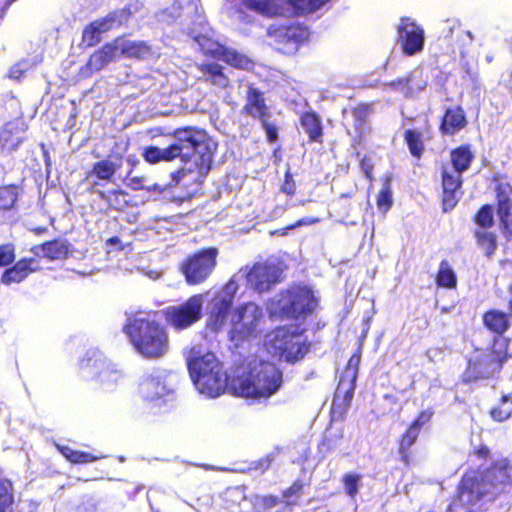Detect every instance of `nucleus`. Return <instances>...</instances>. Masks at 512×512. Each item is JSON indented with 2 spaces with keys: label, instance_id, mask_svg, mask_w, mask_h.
<instances>
[{
  "label": "nucleus",
  "instance_id": "obj_1",
  "mask_svg": "<svg viewBox=\"0 0 512 512\" xmlns=\"http://www.w3.org/2000/svg\"><path fill=\"white\" fill-rule=\"evenodd\" d=\"M175 143L166 148L150 146L144 150L147 162L155 164L160 161H172L177 157L185 163V171H196L205 176L212 164V148L204 132L191 128L177 130L174 134Z\"/></svg>",
  "mask_w": 512,
  "mask_h": 512
},
{
  "label": "nucleus",
  "instance_id": "obj_2",
  "mask_svg": "<svg viewBox=\"0 0 512 512\" xmlns=\"http://www.w3.org/2000/svg\"><path fill=\"white\" fill-rule=\"evenodd\" d=\"M282 382V372L273 363L253 357L237 368L231 387L240 397L261 401L274 395Z\"/></svg>",
  "mask_w": 512,
  "mask_h": 512
},
{
  "label": "nucleus",
  "instance_id": "obj_3",
  "mask_svg": "<svg viewBox=\"0 0 512 512\" xmlns=\"http://www.w3.org/2000/svg\"><path fill=\"white\" fill-rule=\"evenodd\" d=\"M190 377L200 394L209 398L221 395L227 386V375L216 356L202 345L184 352Z\"/></svg>",
  "mask_w": 512,
  "mask_h": 512
},
{
  "label": "nucleus",
  "instance_id": "obj_4",
  "mask_svg": "<svg viewBox=\"0 0 512 512\" xmlns=\"http://www.w3.org/2000/svg\"><path fill=\"white\" fill-rule=\"evenodd\" d=\"M511 482L512 466L507 460H500L494 467L486 470L480 479L475 473L463 477L459 486V502L463 505L474 504L482 496L503 492L506 484Z\"/></svg>",
  "mask_w": 512,
  "mask_h": 512
},
{
  "label": "nucleus",
  "instance_id": "obj_5",
  "mask_svg": "<svg viewBox=\"0 0 512 512\" xmlns=\"http://www.w3.org/2000/svg\"><path fill=\"white\" fill-rule=\"evenodd\" d=\"M125 332L134 348L145 358H160L169 349L166 329L149 315L130 318Z\"/></svg>",
  "mask_w": 512,
  "mask_h": 512
},
{
  "label": "nucleus",
  "instance_id": "obj_6",
  "mask_svg": "<svg viewBox=\"0 0 512 512\" xmlns=\"http://www.w3.org/2000/svg\"><path fill=\"white\" fill-rule=\"evenodd\" d=\"M230 323L229 338L236 347L254 341L264 331L263 309L254 302L242 304L233 310Z\"/></svg>",
  "mask_w": 512,
  "mask_h": 512
},
{
  "label": "nucleus",
  "instance_id": "obj_7",
  "mask_svg": "<svg viewBox=\"0 0 512 512\" xmlns=\"http://www.w3.org/2000/svg\"><path fill=\"white\" fill-rule=\"evenodd\" d=\"M265 347L271 355L286 362L300 360L308 351L306 338L297 327H280L270 332L266 335Z\"/></svg>",
  "mask_w": 512,
  "mask_h": 512
},
{
  "label": "nucleus",
  "instance_id": "obj_8",
  "mask_svg": "<svg viewBox=\"0 0 512 512\" xmlns=\"http://www.w3.org/2000/svg\"><path fill=\"white\" fill-rule=\"evenodd\" d=\"M318 305V299L307 286H295L280 295V298L269 306L272 315L286 317L305 316L312 313Z\"/></svg>",
  "mask_w": 512,
  "mask_h": 512
},
{
  "label": "nucleus",
  "instance_id": "obj_9",
  "mask_svg": "<svg viewBox=\"0 0 512 512\" xmlns=\"http://www.w3.org/2000/svg\"><path fill=\"white\" fill-rule=\"evenodd\" d=\"M329 0H242L244 9L254 11L266 17L277 15L288 16L295 13H310Z\"/></svg>",
  "mask_w": 512,
  "mask_h": 512
},
{
  "label": "nucleus",
  "instance_id": "obj_10",
  "mask_svg": "<svg viewBox=\"0 0 512 512\" xmlns=\"http://www.w3.org/2000/svg\"><path fill=\"white\" fill-rule=\"evenodd\" d=\"M234 275L229 282L219 291H208L204 295V302L207 300V327L213 331H219L226 323L228 311L239 289L238 278Z\"/></svg>",
  "mask_w": 512,
  "mask_h": 512
},
{
  "label": "nucleus",
  "instance_id": "obj_11",
  "mask_svg": "<svg viewBox=\"0 0 512 512\" xmlns=\"http://www.w3.org/2000/svg\"><path fill=\"white\" fill-rule=\"evenodd\" d=\"M81 374L96 380L103 390H112L122 378L121 371L98 350H89L80 362Z\"/></svg>",
  "mask_w": 512,
  "mask_h": 512
},
{
  "label": "nucleus",
  "instance_id": "obj_12",
  "mask_svg": "<svg viewBox=\"0 0 512 512\" xmlns=\"http://www.w3.org/2000/svg\"><path fill=\"white\" fill-rule=\"evenodd\" d=\"M174 375L164 369L146 372L138 384V394L142 400L160 405L173 398L175 392Z\"/></svg>",
  "mask_w": 512,
  "mask_h": 512
},
{
  "label": "nucleus",
  "instance_id": "obj_13",
  "mask_svg": "<svg viewBox=\"0 0 512 512\" xmlns=\"http://www.w3.org/2000/svg\"><path fill=\"white\" fill-rule=\"evenodd\" d=\"M508 342L505 338L494 340L491 350L478 353L469 361L468 378H489L499 370L507 358Z\"/></svg>",
  "mask_w": 512,
  "mask_h": 512
},
{
  "label": "nucleus",
  "instance_id": "obj_14",
  "mask_svg": "<svg viewBox=\"0 0 512 512\" xmlns=\"http://www.w3.org/2000/svg\"><path fill=\"white\" fill-rule=\"evenodd\" d=\"M203 304L204 295H193L184 303L167 307L165 319L176 330L187 329L202 318Z\"/></svg>",
  "mask_w": 512,
  "mask_h": 512
},
{
  "label": "nucleus",
  "instance_id": "obj_15",
  "mask_svg": "<svg viewBox=\"0 0 512 512\" xmlns=\"http://www.w3.org/2000/svg\"><path fill=\"white\" fill-rule=\"evenodd\" d=\"M217 250L208 248L191 255L181 265V270L190 285L205 281L216 265Z\"/></svg>",
  "mask_w": 512,
  "mask_h": 512
},
{
  "label": "nucleus",
  "instance_id": "obj_16",
  "mask_svg": "<svg viewBox=\"0 0 512 512\" xmlns=\"http://www.w3.org/2000/svg\"><path fill=\"white\" fill-rule=\"evenodd\" d=\"M236 275H240L238 281L246 277L249 287L262 293L280 281L281 270L276 264L264 262L255 264L249 272L240 270Z\"/></svg>",
  "mask_w": 512,
  "mask_h": 512
},
{
  "label": "nucleus",
  "instance_id": "obj_17",
  "mask_svg": "<svg viewBox=\"0 0 512 512\" xmlns=\"http://www.w3.org/2000/svg\"><path fill=\"white\" fill-rule=\"evenodd\" d=\"M195 40L204 53L221 59L231 66L241 69H249L251 66V62L247 57L235 52L234 50L227 49L218 42H214L202 36L195 37Z\"/></svg>",
  "mask_w": 512,
  "mask_h": 512
},
{
  "label": "nucleus",
  "instance_id": "obj_18",
  "mask_svg": "<svg viewBox=\"0 0 512 512\" xmlns=\"http://www.w3.org/2000/svg\"><path fill=\"white\" fill-rule=\"evenodd\" d=\"M399 42L405 54L420 52L424 45V30L410 18H402L398 25Z\"/></svg>",
  "mask_w": 512,
  "mask_h": 512
},
{
  "label": "nucleus",
  "instance_id": "obj_19",
  "mask_svg": "<svg viewBox=\"0 0 512 512\" xmlns=\"http://www.w3.org/2000/svg\"><path fill=\"white\" fill-rule=\"evenodd\" d=\"M268 34L273 37L277 43L283 44V49L287 53L297 51L300 43L305 41L308 37L306 28L294 24L270 28Z\"/></svg>",
  "mask_w": 512,
  "mask_h": 512
},
{
  "label": "nucleus",
  "instance_id": "obj_20",
  "mask_svg": "<svg viewBox=\"0 0 512 512\" xmlns=\"http://www.w3.org/2000/svg\"><path fill=\"white\" fill-rule=\"evenodd\" d=\"M461 174L455 169L444 167L442 170L443 206L444 210L454 208L461 196Z\"/></svg>",
  "mask_w": 512,
  "mask_h": 512
},
{
  "label": "nucleus",
  "instance_id": "obj_21",
  "mask_svg": "<svg viewBox=\"0 0 512 512\" xmlns=\"http://www.w3.org/2000/svg\"><path fill=\"white\" fill-rule=\"evenodd\" d=\"M360 363V356L354 354L348 361V366L345 371L344 377L340 380L335 392V401L343 398L345 403H349L353 397L355 389V381L357 377V370Z\"/></svg>",
  "mask_w": 512,
  "mask_h": 512
},
{
  "label": "nucleus",
  "instance_id": "obj_22",
  "mask_svg": "<svg viewBox=\"0 0 512 512\" xmlns=\"http://www.w3.org/2000/svg\"><path fill=\"white\" fill-rule=\"evenodd\" d=\"M117 59L121 56L137 59H145L150 56L151 48L143 41L117 39L113 42Z\"/></svg>",
  "mask_w": 512,
  "mask_h": 512
},
{
  "label": "nucleus",
  "instance_id": "obj_23",
  "mask_svg": "<svg viewBox=\"0 0 512 512\" xmlns=\"http://www.w3.org/2000/svg\"><path fill=\"white\" fill-rule=\"evenodd\" d=\"M39 269V263L34 258L21 259L12 268L7 269L2 275V282L10 285L24 280L31 272Z\"/></svg>",
  "mask_w": 512,
  "mask_h": 512
},
{
  "label": "nucleus",
  "instance_id": "obj_24",
  "mask_svg": "<svg viewBox=\"0 0 512 512\" xmlns=\"http://www.w3.org/2000/svg\"><path fill=\"white\" fill-rule=\"evenodd\" d=\"M509 185L498 187V214L504 231L512 236V202L508 198Z\"/></svg>",
  "mask_w": 512,
  "mask_h": 512
},
{
  "label": "nucleus",
  "instance_id": "obj_25",
  "mask_svg": "<svg viewBox=\"0 0 512 512\" xmlns=\"http://www.w3.org/2000/svg\"><path fill=\"white\" fill-rule=\"evenodd\" d=\"M243 111L254 118L264 121V117L267 114V106L263 94L257 89L249 87Z\"/></svg>",
  "mask_w": 512,
  "mask_h": 512
},
{
  "label": "nucleus",
  "instance_id": "obj_26",
  "mask_svg": "<svg viewBox=\"0 0 512 512\" xmlns=\"http://www.w3.org/2000/svg\"><path fill=\"white\" fill-rule=\"evenodd\" d=\"M35 256H44L50 260H57L65 257L68 253L67 242L63 240H54L46 242L41 246H35L31 249Z\"/></svg>",
  "mask_w": 512,
  "mask_h": 512
},
{
  "label": "nucleus",
  "instance_id": "obj_27",
  "mask_svg": "<svg viewBox=\"0 0 512 512\" xmlns=\"http://www.w3.org/2000/svg\"><path fill=\"white\" fill-rule=\"evenodd\" d=\"M199 70L202 72V79L212 85L224 89L229 85V78L223 73L222 67L214 62L201 64Z\"/></svg>",
  "mask_w": 512,
  "mask_h": 512
},
{
  "label": "nucleus",
  "instance_id": "obj_28",
  "mask_svg": "<svg viewBox=\"0 0 512 512\" xmlns=\"http://www.w3.org/2000/svg\"><path fill=\"white\" fill-rule=\"evenodd\" d=\"M117 55L113 43L106 44L101 50L93 53L87 63V67L91 71H99L104 68L108 63L115 61Z\"/></svg>",
  "mask_w": 512,
  "mask_h": 512
},
{
  "label": "nucleus",
  "instance_id": "obj_29",
  "mask_svg": "<svg viewBox=\"0 0 512 512\" xmlns=\"http://www.w3.org/2000/svg\"><path fill=\"white\" fill-rule=\"evenodd\" d=\"M466 124L464 112L461 108L448 109L443 117L441 130L446 134H454Z\"/></svg>",
  "mask_w": 512,
  "mask_h": 512
},
{
  "label": "nucleus",
  "instance_id": "obj_30",
  "mask_svg": "<svg viewBox=\"0 0 512 512\" xmlns=\"http://www.w3.org/2000/svg\"><path fill=\"white\" fill-rule=\"evenodd\" d=\"M20 133L21 129L18 124L13 122L7 123L0 131V144L2 148L7 149L8 151L16 150L22 142V136Z\"/></svg>",
  "mask_w": 512,
  "mask_h": 512
},
{
  "label": "nucleus",
  "instance_id": "obj_31",
  "mask_svg": "<svg viewBox=\"0 0 512 512\" xmlns=\"http://www.w3.org/2000/svg\"><path fill=\"white\" fill-rule=\"evenodd\" d=\"M443 33L446 37H456L460 47L469 46L473 41V35L469 30H464L461 23L456 19L447 20Z\"/></svg>",
  "mask_w": 512,
  "mask_h": 512
},
{
  "label": "nucleus",
  "instance_id": "obj_32",
  "mask_svg": "<svg viewBox=\"0 0 512 512\" xmlns=\"http://www.w3.org/2000/svg\"><path fill=\"white\" fill-rule=\"evenodd\" d=\"M484 325L492 332L497 334L504 333L508 326V317L504 312L491 310L483 316Z\"/></svg>",
  "mask_w": 512,
  "mask_h": 512
},
{
  "label": "nucleus",
  "instance_id": "obj_33",
  "mask_svg": "<svg viewBox=\"0 0 512 512\" xmlns=\"http://www.w3.org/2000/svg\"><path fill=\"white\" fill-rule=\"evenodd\" d=\"M472 159L473 155L468 146L459 147L451 152L452 166L448 168L463 173L469 168Z\"/></svg>",
  "mask_w": 512,
  "mask_h": 512
},
{
  "label": "nucleus",
  "instance_id": "obj_34",
  "mask_svg": "<svg viewBox=\"0 0 512 512\" xmlns=\"http://www.w3.org/2000/svg\"><path fill=\"white\" fill-rule=\"evenodd\" d=\"M301 125L311 141H319L322 135L321 122L315 113H305L301 117Z\"/></svg>",
  "mask_w": 512,
  "mask_h": 512
},
{
  "label": "nucleus",
  "instance_id": "obj_35",
  "mask_svg": "<svg viewBox=\"0 0 512 512\" xmlns=\"http://www.w3.org/2000/svg\"><path fill=\"white\" fill-rule=\"evenodd\" d=\"M119 167V164L111 161L110 159H105L95 163L90 174L96 176L100 180L111 181Z\"/></svg>",
  "mask_w": 512,
  "mask_h": 512
},
{
  "label": "nucleus",
  "instance_id": "obj_36",
  "mask_svg": "<svg viewBox=\"0 0 512 512\" xmlns=\"http://www.w3.org/2000/svg\"><path fill=\"white\" fill-rule=\"evenodd\" d=\"M437 285L444 288H455L457 279L454 271L450 267L449 263L443 260L440 263L439 271L436 277Z\"/></svg>",
  "mask_w": 512,
  "mask_h": 512
},
{
  "label": "nucleus",
  "instance_id": "obj_37",
  "mask_svg": "<svg viewBox=\"0 0 512 512\" xmlns=\"http://www.w3.org/2000/svg\"><path fill=\"white\" fill-rule=\"evenodd\" d=\"M59 450L61 454L72 463L85 464L99 460L104 457L103 455L97 456L91 455L87 452L77 451L67 446L59 447Z\"/></svg>",
  "mask_w": 512,
  "mask_h": 512
},
{
  "label": "nucleus",
  "instance_id": "obj_38",
  "mask_svg": "<svg viewBox=\"0 0 512 512\" xmlns=\"http://www.w3.org/2000/svg\"><path fill=\"white\" fill-rule=\"evenodd\" d=\"M475 235L478 240V244L485 251L487 256H490L494 253L497 248L496 236L494 233L489 232L487 230L478 229L475 232Z\"/></svg>",
  "mask_w": 512,
  "mask_h": 512
},
{
  "label": "nucleus",
  "instance_id": "obj_39",
  "mask_svg": "<svg viewBox=\"0 0 512 512\" xmlns=\"http://www.w3.org/2000/svg\"><path fill=\"white\" fill-rule=\"evenodd\" d=\"M362 476L358 473H346L342 477V483L344 487L345 493L351 498L354 499L361 487Z\"/></svg>",
  "mask_w": 512,
  "mask_h": 512
},
{
  "label": "nucleus",
  "instance_id": "obj_40",
  "mask_svg": "<svg viewBox=\"0 0 512 512\" xmlns=\"http://www.w3.org/2000/svg\"><path fill=\"white\" fill-rule=\"evenodd\" d=\"M512 415V395H505L502 397L500 404L493 408L491 416L496 421H504Z\"/></svg>",
  "mask_w": 512,
  "mask_h": 512
},
{
  "label": "nucleus",
  "instance_id": "obj_41",
  "mask_svg": "<svg viewBox=\"0 0 512 512\" xmlns=\"http://www.w3.org/2000/svg\"><path fill=\"white\" fill-rule=\"evenodd\" d=\"M405 140L411 154L415 157H420L424 149L422 134L416 130H407L405 132Z\"/></svg>",
  "mask_w": 512,
  "mask_h": 512
},
{
  "label": "nucleus",
  "instance_id": "obj_42",
  "mask_svg": "<svg viewBox=\"0 0 512 512\" xmlns=\"http://www.w3.org/2000/svg\"><path fill=\"white\" fill-rule=\"evenodd\" d=\"M17 200V188L15 186H5L0 188V208L10 209Z\"/></svg>",
  "mask_w": 512,
  "mask_h": 512
},
{
  "label": "nucleus",
  "instance_id": "obj_43",
  "mask_svg": "<svg viewBox=\"0 0 512 512\" xmlns=\"http://www.w3.org/2000/svg\"><path fill=\"white\" fill-rule=\"evenodd\" d=\"M392 205V192L389 185V180L387 179L384 183L382 190L380 191L377 197V206L383 212H386L390 209Z\"/></svg>",
  "mask_w": 512,
  "mask_h": 512
},
{
  "label": "nucleus",
  "instance_id": "obj_44",
  "mask_svg": "<svg viewBox=\"0 0 512 512\" xmlns=\"http://www.w3.org/2000/svg\"><path fill=\"white\" fill-rule=\"evenodd\" d=\"M476 223L485 230V228L491 227L494 223L493 210L491 206H483L478 214L476 215Z\"/></svg>",
  "mask_w": 512,
  "mask_h": 512
},
{
  "label": "nucleus",
  "instance_id": "obj_45",
  "mask_svg": "<svg viewBox=\"0 0 512 512\" xmlns=\"http://www.w3.org/2000/svg\"><path fill=\"white\" fill-rule=\"evenodd\" d=\"M419 431L416 426L410 425L400 442V452L405 453L416 441Z\"/></svg>",
  "mask_w": 512,
  "mask_h": 512
},
{
  "label": "nucleus",
  "instance_id": "obj_46",
  "mask_svg": "<svg viewBox=\"0 0 512 512\" xmlns=\"http://www.w3.org/2000/svg\"><path fill=\"white\" fill-rule=\"evenodd\" d=\"M94 24L98 26V31L102 34L115 26L121 25V20L117 19L116 14H110L103 19L95 21Z\"/></svg>",
  "mask_w": 512,
  "mask_h": 512
},
{
  "label": "nucleus",
  "instance_id": "obj_47",
  "mask_svg": "<svg viewBox=\"0 0 512 512\" xmlns=\"http://www.w3.org/2000/svg\"><path fill=\"white\" fill-rule=\"evenodd\" d=\"M13 498L8 487L0 483V512H12Z\"/></svg>",
  "mask_w": 512,
  "mask_h": 512
},
{
  "label": "nucleus",
  "instance_id": "obj_48",
  "mask_svg": "<svg viewBox=\"0 0 512 512\" xmlns=\"http://www.w3.org/2000/svg\"><path fill=\"white\" fill-rule=\"evenodd\" d=\"M100 36L98 26H95L94 22L83 31V41L89 46L95 45L100 40Z\"/></svg>",
  "mask_w": 512,
  "mask_h": 512
},
{
  "label": "nucleus",
  "instance_id": "obj_49",
  "mask_svg": "<svg viewBox=\"0 0 512 512\" xmlns=\"http://www.w3.org/2000/svg\"><path fill=\"white\" fill-rule=\"evenodd\" d=\"M14 250L12 244H3L0 246V266H6L13 262L15 258Z\"/></svg>",
  "mask_w": 512,
  "mask_h": 512
},
{
  "label": "nucleus",
  "instance_id": "obj_50",
  "mask_svg": "<svg viewBox=\"0 0 512 512\" xmlns=\"http://www.w3.org/2000/svg\"><path fill=\"white\" fill-rule=\"evenodd\" d=\"M303 485L300 482H295L291 487L283 492V498L287 504H294L295 501L292 498H299L301 495Z\"/></svg>",
  "mask_w": 512,
  "mask_h": 512
},
{
  "label": "nucleus",
  "instance_id": "obj_51",
  "mask_svg": "<svg viewBox=\"0 0 512 512\" xmlns=\"http://www.w3.org/2000/svg\"><path fill=\"white\" fill-rule=\"evenodd\" d=\"M281 190L283 193H285L287 195H293L295 193L296 184H295V181L293 180V177H292V174L290 173V171H287L285 173V178H284V182L281 186Z\"/></svg>",
  "mask_w": 512,
  "mask_h": 512
},
{
  "label": "nucleus",
  "instance_id": "obj_52",
  "mask_svg": "<svg viewBox=\"0 0 512 512\" xmlns=\"http://www.w3.org/2000/svg\"><path fill=\"white\" fill-rule=\"evenodd\" d=\"M120 195H122V192H118V191H111L108 193L102 192L101 193V197L103 199H105L109 203L110 206L115 207L117 209H119L121 206V203L118 200Z\"/></svg>",
  "mask_w": 512,
  "mask_h": 512
},
{
  "label": "nucleus",
  "instance_id": "obj_53",
  "mask_svg": "<svg viewBox=\"0 0 512 512\" xmlns=\"http://www.w3.org/2000/svg\"><path fill=\"white\" fill-rule=\"evenodd\" d=\"M408 83H409L408 78H401V79H398L397 81L391 82L389 85L393 88H400L401 92L405 96H408L411 92V89L409 88Z\"/></svg>",
  "mask_w": 512,
  "mask_h": 512
},
{
  "label": "nucleus",
  "instance_id": "obj_54",
  "mask_svg": "<svg viewBox=\"0 0 512 512\" xmlns=\"http://www.w3.org/2000/svg\"><path fill=\"white\" fill-rule=\"evenodd\" d=\"M144 178L143 177H134V176H127L126 184L128 187H130L133 190H139L144 187L143 185Z\"/></svg>",
  "mask_w": 512,
  "mask_h": 512
},
{
  "label": "nucleus",
  "instance_id": "obj_55",
  "mask_svg": "<svg viewBox=\"0 0 512 512\" xmlns=\"http://www.w3.org/2000/svg\"><path fill=\"white\" fill-rule=\"evenodd\" d=\"M432 417V412L430 411H423L420 413V415L416 418V420L411 424L412 426H416L418 430L425 425Z\"/></svg>",
  "mask_w": 512,
  "mask_h": 512
},
{
  "label": "nucleus",
  "instance_id": "obj_56",
  "mask_svg": "<svg viewBox=\"0 0 512 512\" xmlns=\"http://www.w3.org/2000/svg\"><path fill=\"white\" fill-rule=\"evenodd\" d=\"M319 222L318 218L314 217H305L297 221V223L293 227H299L304 225H313Z\"/></svg>",
  "mask_w": 512,
  "mask_h": 512
},
{
  "label": "nucleus",
  "instance_id": "obj_57",
  "mask_svg": "<svg viewBox=\"0 0 512 512\" xmlns=\"http://www.w3.org/2000/svg\"><path fill=\"white\" fill-rule=\"evenodd\" d=\"M361 167H362V170L364 171L366 177L369 179H372V175H371L372 166L368 159L365 158L362 160Z\"/></svg>",
  "mask_w": 512,
  "mask_h": 512
},
{
  "label": "nucleus",
  "instance_id": "obj_58",
  "mask_svg": "<svg viewBox=\"0 0 512 512\" xmlns=\"http://www.w3.org/2000/svg\"><path fill=\"white\" fill-rule=\"evenodd\" d=\"M263 503L266 507H274L276 506L278 503H279V499L278 497L276 496H266L264 499H263Z\"/></svg>",
  "mask_w": 512,
  "mask_h": 512
},
{
  "label": "nucleus",
  "instance_id": "obj_59",
  "mask_svg": "<svg viewBox=\"0 0 512 512\" xmlns=\"http://www.w3.org/2000/svg\"><path fill=\"white\" fill-rule=\"evenodd\" d=\"M264 126L266 128V133L270 141H274L277 137V132L275 127L268 125L264 122Z\"/></svg>",
  "mask_w": 512,
  "mask_h": 512
},
{
  "label": "nucleus",
  "instance_id": "obj_60",
  "mask_svg": "<svg viewBox=\"0 0 512 512\" xmlns=\"http://www.w3.org/2000/svg\"><path fill=\"white\" fill-rule=\"evenodd\" d=\"M478 454L481 456V457H484L488 454V449L486 447H482L478 450Z\"/></svg>",
  "mask_w": 512,
  "mask_h": 512
},
{
  "label": "nucleus",
  "instance_id": "obj_61",
  "mask_svg": "<svg viewBox=\"0 0 512 512\" xmlns=\"http://www.w3.org/2000/svg\"><path fill=\"white\" fill-rule=\"evenodd\" d=\"M17 72H18V70L13 69V70L11 71V77H13V78H19V75H17V74H16Z\"/></svg>",
  "mask_w": 512,
  "mask_h": 512
},
{
  "label": "nucleus",
  "instance_id": "obj_62",
  "mask_svg": "<svg viewBox=\"0 0 512 512\" xmlns=\"http://www.w3.org/2000/svg\"><path fill=\"white\" fill-rule=\"evenodd\" d=\"M118 241H119V240H118V238H111V239L109 240V243H110V244H114V243H117Z\"/></svg>",
  "mask_w": 512,
  "mask_h": 512
}]
</instances>
